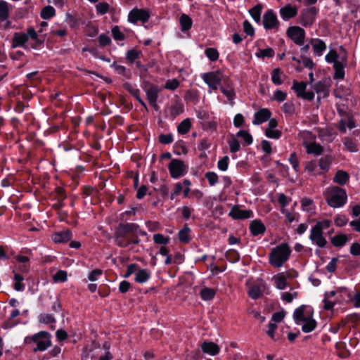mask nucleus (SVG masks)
I'll list each match as a JSON object with an SVG mask.
<instances>
[{
    "instance_id": "f257e3e1",
    "label": "nucleus",
    "mask_w": 360,
    "mask_h": 360,
    "mask_svg": "<svg viewBox=\"0 0 360 360\" xmlns=\"http://www.w3.org/2000/svg\"><path fill=\"white\" fill-rule=\"evenodd\" d=\"M293 318L296 324L302 326L304 333H309L316 328V322L313 319V310L310 307L302 305L297 308L294 311Z\"/></svg>"
},
{
    "instance_id": "f03ea898",
    "label": "nucleus",
    "mask_w": 360,
    "mask_h": 360,
    "mask_svg": "<svg viewBox=\"0 0 360 360\" xmlns=\"http://www.w3.org/2000/svg\"><path fill=\"white\" fill-rule=\"evenodd\" d=\"M290 254V246L283 243L271 249L269 255V264L274 267L280 268L288 260Z\"/></svg>"
},
{
    "instance_id": "7ed1b4c3",
    "label": "nucleus",
    "mask_w": 360,
    "mask_h": 360,
    "mask_svg": "<svg viewBox=\"0 0 360 360\" xmlns=\"http://www.w3.org/2000/svg\"><path fill=\"white\" fill-rule=\"evenodd\" d=\"M323 195L328 205L333 208L342 207L347 200L345 190L338 186L326 188L323 191Z\"/></svg>"
},
{
    "instance_id": "20e7f679",
    "label": "nucleus",
    "mask_w": 360,
    "mask_h": 360,
    "mask_svg": "<svg viewBox=\"0 0 360 360\" xmlns=\"http://www.w3.org/2000/svg\"><path fill=\"white\" fill-rule=\"evenodd\" d=\"M331 221L328 219L319 221L311 228L309 239L314 245L319 248H324L327 244L326 239L323 236V231L330 227Z\"/></svg>"
},
{
    "instance_id": "39448f33",
    "label": "nucleus",
    "mask_w": 360,
    "mask_h": 360,
    "mask_svg": "<svg viewBox=\"0 0 360 360\" xmlns=\"http://www.w3.org/2000/svg\"><path fill=\"white\" fill-rule=\"evenodd\" d=\"M34 342L37 345V347L34 349V352L44 351L51 345V340L49 334L46 332L41 331L31 338H26L25 342L27 343Z\"/></svg>"
},
{
    "instance_id": "423d86ee",
    "label": "nucleus",
    "mask_w": 360,
    "mask_h": 360,
    "mask_svg": "<svg viewBox=\"0 0 360 360\" xmlns=\"http://www.w3.org/2000/svg\"><path fill=\"white\" fill-rule=\"evenodd\" d=\"M226 77L219 71L206 72L201 75V78L205 83L213 90L217 89L221 82L224 81Z\"/></svg>"
},
{
    "instance_id": "0eeeda50",
    "label": "nucleus",
    "mask_w": 360,
    "mask_h": 360,
    "mask_svg": "<svg viewBox=\"0 0 360 360\" xmlns=\"http://www.w3.org/2000/svg\"><path fill=\"white\" fill-rule=\"evenodd\" d=\"M268 290V287L263 280H257L250 284L248 290L250 297L257 300L262 297Z\"/></svg>"
},
{
    "instance_id": "6e6552de",
    "label": "nucleus",
    "mask_w": 360,
    "mask_h": 360,
    "mask_svg": "<svg viewBox=\"0 0 360 360\" xmlns=\"http://www.w3.org/2000/svg\"><path fill=\"white\" fill-rule=\"evenodd\" d=\"M317 10L315 7L303 9L299 16V23L307 27L311 26L316 20Z\"/></svg>"
},
{
    "instance_id": "1a4fd4ad",
    "label": "nucleus",
    "mask_w": 360,
    "mask_h": 360,
    "mask_svg": "<svg viewBox=\"0 0 360 360\" xmlns=\"http://www.w3.org/2000/svg\"><path fill=\"white\" fill-rule=\"evenodd\" d=\"M331 84L332 81L330 77H324L314 84L313 89L318 94L319 100L321 96L323 98L328 96Z\"/></svg>"
},
{
    "instance_id": "9d476101",
    "label": "nucleus",
    "mask_w": 360,
    "mask_h": 360,
    "mask_svg": "<svg viewBox=\"0 0 360 360\" xmlns=\"http://www.w3.org/2000/svg\"><path fill=\"white\" fill-rule=\"evenodd\" d=\"M287 36L297 45L302 46L304 42L305 31L298 26H292L288 28Z\"/></svg>"
},
{
    "instance_id": "9b49d317",
    "label": "nucleus",
    "mask_w": 360,
    "mask_h": 360,
    "mask_svg": "<svg viewBox=\"0 0 360 360\" xmlns=\"http://www.w3.org/2000/svg\"><path fill=\"white\" fill-rule=\"evenodd\" d=\"M168 167L171 176L174 179L184 176L186 172V166L183 161L178 159L172 160Z\"/></svg>"
},
{
    "instance_id": "f8f14e48",
    "label": "nucleus",
    "mask_w": 360,
    "mask_h": 360,
    "mask_svg": "<svg viewBox=\"0 0 360 360\" xmlns=\"http://www.w3.org/2000/svg\"><path fill=\"white\" fill-rule=\"evenodd\" d=\"M184 106L179 97H176L172 103L165 108V112L167 117L174 120L184 112Z\"/></svg>"
},
{
    "instance_id": "ddd939ff",
    "label": "nucleus",
    "mask_w": 360,
    "mask_h": 360,
    "mask_svg": "<svg viewBox=\"0 0 360 360\" xmlns=\"http://www.w3.org/2000/svg\"><path fill=\"white\" fill-rule=\"evenodd\" d=\"M262 22L266 30H278L280 25L278 18L272 10H269L264 14Z\"/></svg>"
},
{
    "instance_id": "4468645a",
    "label": "nucleus",
    "mask_w": 360,
    "mask_h": 360,
    "mask_svg": "<svg viewBox=\"0 0 360 360\" xmlns=\"http://www.w3.org/2000/svg\"><path fill=\"white\" fill-rule=\"evenodd\" d=\"M150 18V13L148 11L144 9L134 8L128 15V20L131 23H136L137 21L140 20L143 23L148 21Z\"/></svg>"
},
{
    "instance_id": "2eb2a0df",
    "label": "nucleus",
    "mask_w": 360,
    "mask_h": 360,
    "mask_svg": "<svg viewBox=\"0 0 360 360\" xmlns=\"http://www.w3.org/2000/svg\"><path fill=\"white\" fill-rule=\"evenodd\" d=\"M220 90L221 93L227 98L229 103L231 105H233V100L236 97V92L233 89L232 82L229 79L228 77H226V79L224 81V86L220 87Z\"/></svg>"
},
{
    "instance_id": "dca6fc26",
    "label": "nucleus",
    "mask_w": 360,
    "mask_h": 360,
    "mask_svg": "<svg viewBox=\"0 0 360 360\" xmlns=\"http://www.w3.org/2000/svg\"><path fill=\"white\" fill-rule=\"evenodd\" d=\"M105 349L98 348L92 351L91 360H110L112 359L111 353L109 352V347L104 345Z\"/></svg>"
},
{
    "instance_id": "f3484780",
    "label": "nucleus",
    "mask_w": 360,
    "mask_h": 360,
    "mask_svg": "<svg viewBox=\"0 0 360 360\" xmlns=\"http://www.w3.org/2000/svg\"><path fill=\"white\" fill-rule=\"evenodd\" d=\"M279 14L284 21H287L297 15V8L288 4L280 8Z\"/></svg>"
},
{
    "instance_id": "a211bd4d",
    "label": "nucleus",
    "mask_w": 360,
    "mask_h": 360,
    "mask_svg": "<svg viewBox=\"0 0 360 360\" xmlns=\"http://www.w3.org/2000/svg\"><path fill=\"white\" fill-rule=\"evenodd\" d=\"M115 243L121 248H126L131 244L129 236L125 234L118 227L114 233Z\"/></svg>"
},
{
    "instance_id": "6ab92c4d",
    "label": "nucleus",
    "mask_w": 360,
    "mask_h": 360,
    "mask_svg": "<svg viewBox=\"0 0 360 360\" xmlns=\"http://www.w3.org/2000/svg\"><path fill=\"white\" fill-rule=\"evenodd\" d=\"M347 66V57L342 56L340 60V63H335L333 65L334 75L333 78L335 79H343L345 78V68Z\"/></svg>"
},
{
    "instance_id": "aec40b11",
    "label": "nucleus",
    "mask_w": 360,
    "mask_h": 360,
    "mask_svg": "<svg viewBox=\"0 0 360 360\" xmlns=\"http://www.w3.org/2000/svg\"><path fill=\"white\" fill-rule=\"evenodd\" d=\"M229 215L235 219H245L251 218L253 213L251 210H241L238 206L231 208Z\"/></svg>"
},
{
    "instance_id": "412c9836",
    "label": "nucleus",
    "mask_w": 360,
    "mask_h": 360,
    "mask_svg": "<svg viewBox=\"0 0 360 360\" xmlns=\"http://www.w3.org/2000/svg\"><path fill=\"white\" fill-rule=\"evenodd\" d=\"M303 146L305 147L308 154L319 155L323 153V147L315 141L304 140Z\"/></svg>"
},
{
    "instance_id": "4be33fe9",
    "label": "nucleus",
    "mask_w": 360,
    "mask_h": 360,
    "mask_svg": "<svg viewBox=\"0 0 360 360\" xmlns=\"http://www.w3.org/2000/svg\"><path fill=\"white\" fill-rule=\"evenodd\" d=\"M310 44L312 46L314 54L316 56H321L326 49V43L321 39H311Z\"/></svg>"
},
{
    "instance_id": "5701e85b",
    "label": "nucleus",
    "mask_w": 360,
    "mask_h": 360,
    "mask_svg": "<svg viewBox=\"0 0 360 360\" xmlns=\"http://www.w3.org/2000/svg\"><path fill=\"white\" fill-rule=\"evenodd\" d=\"M356 127L355 122L353 117L350 115H347L344 118H342L338 124V129L340 133L345 134L347 132L346 129L348 128L349 129H354Z\"/></svg>"
},
{
    "instance_id": "b1692460",
    "label": "nucleus",
    "mask_w": 360,
    "mask_h": 360,
    "mask_svg": "<svg viewBox=\"0 0 360 360\" xmlns=\"http://www.w3.org/2000/svg\"><path fill=\"white\" fill-rule=\"evenodd\" d=\"M72 238V233L69 230H64L56 232L52 235V239L56 243H64L70 240Z\"/></svg>"
},
{
    "instance_id": "393cba45",
    "label": "nucleus",
    "mask_w": 360,
    "mask_h": 360,
    "mask_svg": "<svg viewBox=\"0 0 360 360\" xmlns=\"http://www.w3.org/2000/svg\"><path fill=\"white\" fill-rule=\"evenodd\" d=\"M202 351L211 356H215L219 352V347L212 342H204L201 345Z\"/></svg>"
},
{
    "instance_id": "a878e982",
    "label": "nucleus",
    "mask_w": 360,
    "mask_h": 360,
    "mask_svg": "<svg viewBox=\"0 0 360 360\" xmlns=\"http://www.w3.org/2000/svg\"><path fill=\"white\" fill-rule=\"evenodd\" d=\"M270 117L271 112L266 108H262L255 113V119L252 122L255 124H259L269 120Z\"/></svg>"
},
{
    "instance_id": "bb28decb",
    "label": "nucleus",
    "mask_w": 360,
    "mask_h": 360,
    "mask_svg": "<svg viewBox=\"0 0 360 360\" xmlns=\"http://www.w3.org/2000/svg\"><path fill=\"white\" fill-rule=\"evenodd\" d=\"M28 41V35L25 33H18L16 32L14 34L13 38V48H16L18 46L25 47L26 42Z\"/></svg>"
},
{
    "instance_id": "cd10ccee",
    "label": "nucleus",
    "mask_w": 360,
    "mask_h": 360,
    "mask_svg": "<svg viewBox=\"0 0 360 360\" xmlns=\"http://www.w3.org/2000/svg\"><path fill=\"white\" fill-rule=\"evenodd\" d=\"M151 276V271L148 269H138L135 274V281L139 283H146L149 280Z\"/></svg>"
},
{
    "instance_id": "c85d7f7f",
    "label": "nucleus",
    "mask_w": 360,
    "mask_h": 360,
    "mask_svg": "<svg viewBox=\"0 0 360 360\" xmlns=\"http://www.w3.org/2000/svg\"><path fill=\"white\" fill-rule=\"evenodd\" d=\"M160 88L156 85H150L146 90V96L148 102L157 101Z\"/></svg>"
},
{
    "instance_id": "c756f323",
    "label": "nucleus",
    "mask_w": 360,
    "mask_h": 360,
    "mask_svg": "<svg viewBox=\"0 0 360 360\" xmlns=\"http://www.w3.org/2000/svg\"><path fill=\"white\" fill-rule=\"evenodd\" d=\"M11 7L6 1H0V22L6 20L9 17Z\"/></svg>"
},
{
    "instance_id": "7c9ffc66",
    "label": "nucleus",
    "mask_w": 360,
    "mask_h": 360,
    "mask_svg": "<svg viewBox=\"0 0 360 360\" xmlns=\"http://www.w3.org/2000/svg\"><path fill=\"white\" fill-rule=\"evenodd\" d=\"M276 288L279 290H283L287 286L286 276L284 273H279L273 276Z\"/></svg>"
},
{
    "instance_id": "2f4dec72",
    "label": "nucleus",
    "mask_w": 360,
    "mask_h": 360,
    "mask_svg": "<svg viewBox=\"0 0 360 360\" xmlns=\"http://www.w3.org/2000/svg\"><path fill=\"white\" fill-rule=\"evenodd\" d=\"M250 229L254 236L263 233L265 231L264 225L259 220L251 221Z\"/></svg>"
},
{
    "instance_id": "473e14b6",
    "label": "nucleus",
    "mask_w": 360,
    "mask_h": 360,
    "mask_svg": "<svg viewBox=\"0 0 360 360\" xmlns=\"http://www.w3.org/2000/svg\"><path fill=\"white\" fill-rule=\"evenodd\" d=\"M349 176L347 172L338 170L333 178V181L340 185H345L349 181Z\"/></svg>"
},
{
    "instance_id": "72a5a7b5",
    "label": "nucleus",
    "mask_w": 360,
    "mask_h": 360,
    "mask_svg": "<svg viewBox=\"0 0 360 360\" xmlns=\"http://www.w3.org/2000/svg\"><path fill=\"white\" fill-rule=\"evenodd\" d=\"M333 160V157L330 155H325L319 160V167L324 172H328Z\"/></svg>"
},
{
    "instance_id": "f704fd0d",
    "label": "nucleus",
    "mask_w": 360,
    "mask_h": 360,
    "mask_svg": "<svg viewBox=\"0 0 360 360\" xmlns=\"http://www.w3.org/2000/svg\"><path fill=\"white\" fill-rule=\"evenodd\" d=\"M118 228L125 234L129 236V233H136L139 229V226L135 224H122L119 225Z\"/></svg>"
},
{
    "instance_id": "c9c22d12",
    "label": "nucleus",
    "mask_w": 360,
    "mask_h": 360,
    "mask_svg": "<svg viewBox=\"0 0 360 360\" xmlns=\"http://www.w3.org/2000/svg\"><path fill=\"white\" fill-rule=\"evenodd\" d=\"M301 207L303 211L312 213L315 209L314 201L309 198H304L301 200Z\"/></svg>"
},
{
    "instance_id": "e433bc0d",
    "label": "nucleus",
    "mask_w": 360,
    "mask_h": 360,
    "mask_svg": "<svg viewBox=\"0 0 360 360\" xmlns=\"http://www.w3.org/2000/svg\"><path fill=\"white\" fill-rule=\"evenodd\" d=\"M282 77H284L283 71L277 68L271 72V81L275 85H280L283 83Z\"/></svg>"
},
{
    "instance_id": "4c0bfd02",
    "label": "nucleus",
    "mask_w": 360,
    "mask_h": 360,
    "mask_svg": "<svg viewBox=\"0 0 360 360\" xmlns=\"http://www.w3.org/2000/svg\"><path fill=\"white\" fill-rule=\"evenodd\" d=\"M179 22L181 27V30L185 32L190 30L192 27V20L186 14H182L180 17Z\"/></svg>"
},
{
    "instance_id": "58836bf2",
    "label": "nucleus",
    "mask_w": 360,
    "mask_h": 360,
    "mask_svg": "<svg viewBox=\"0 0 360 360\" xmlns=\"http://www.w3.org/2000/svg\"><path fill=\"white\" fill-rule=\"evenodd\" d=\"M348 241V237L345 234L336 235L332 238L331 243L335 247H342Z\"/></svg>"
},
{
    "instance_id": "ea45409f",
    "label": "nucleus",
    "mask_w": 360,
    "mask_h": 360,
    "mask_svg": "<svg viewBox=\"0 0 360 360\" xmlns=\"http://www.w3.org/2000/svg\"><path fill=\"white\" fill-rule=\"evenodd\" d=\"M307 84L304 82H298L297 81L293 82L292 89L295 91L297 96L300 98L302 97L304 91H306Z\"/></svg>"
},
{
    "instance_id": "a19ab883",
    "label": "nucleus",
    "mask_w": 360,
    "mask_h": 360,
    "mask_svg": "<svg viewBox=\"0 0 360 360\" xmlns=\"http://www.w3.org/2000/svg\"><path fill=\"white\" fill-rule=\"evenodd\" d=\"M191 127V122L190 119L186 118L177 127V131L181 134H187Z\"/></svg>"
},
{
    "instance_id": "79ce46f5",
    "label": "nucleus",
    "mask_w": 360,
    "mask_h": 360,
    "mask_svg": "<svg viewBox=\"0 0 360 360\" xmlns=\"http://www.w3.org/2000/svg\"><path fill=\"white\" fill-rule=\"evenodd\" d=\"M190 232H191V229H189V227H188L187 226H185L179 232V240L184 243H188L191 240Z\"/></svg>"
},
{
    "instance_id": "37998d69",
    "label": "nucleus",
    "mask_w": 360,
    "mask_h": 360,
    "mask_svg": "<svg viewBox=\"0 0 360 360\" xmlns=\"http://www.w3.org/2000/svg\"><path fill=\"white\" fill-rule=\"evenodd\" d=\"M200 295L203 300L207 301L214 298L215 291L212 288H204L200 290Z\"/></svg>"
},
{
    "instance_id": "c03bdc74",
    "label": "nucleus",
    "mask_w": 360,
    "mask_h": 360,
    "mask_svg": "<svg viewBox=\"0 0 360 360\" xmlns=\"http://www.w3.org/2000/svg\"><path fill=\"white\" fill-rule=\"evenodd\" d=\"M262 7L261 5L258 4L255 6L253 8H252L249 13L252 18L254 19V20L257 22H259L260 21V15L262 13Z\"/></svg>"
},
{
    "instance_id": "a18cd8bd",
    "label": "nucleus",
    "mask_w": 360,
    "mask_h": 360,
    "mask_svg": "<svg viewBox=\"0 0 360 360\" xmlns=\"http://www.w3.org/2000/svg\"><path fill=\"white\" fill-rule=\"evenodd\" d=\"M338 58L339 56L337 51L334 49H330L325 56V60L328 63H333L335 65V63H340Z\"/></svg>"
},
{
    "instance_id": "49530a36",
    "label": "nucleus",
    "mask_w": 360,
    "mask_h": 360,
    "mask_svg": "<svg viewBox=\"0 0 360 360\" xmlns=\"http://www.w3.org/2000/svg\"><path fill=\"white\" fill-rule=\"evenodd\" d=\"M68 279V273L63 270L58 271L55 274L53 275V281L55 283H63Z\"/></svg>"
},
{
    "instance_id": "de8ad7c7",
    "label": "nucleus",
    "mask_w": 360,
    "mask_h": 360,
    "mask_svg": "<svg viewBox=\"0 0 360 360\" xmlns=\"http://www.w3.org/2000/svg\"><path fill=\"white\" fill-rule=\"evenodd\" d=\"M343 143L347 150L351 152L356 151V145L353 139L349 136L345 137L343 139Z\"/></svg>"
},
{
    "instance_id": "09e8293b",
    "label": "nucleus",
    "mask_w": 360,
    "mask_h": 360,
    "mask_svg": "<svg viewBox=\"0 0 360 360\" xmlns=\"http://www.w3.org/2000/svg\"><path fill=\"white\" fill-rule=\"evenodd\" d=\"M54 15L55 9L51 6L44 7L41 12V17L45 20L51 18Z\"/></svg>"
},
{
    "instance_id": "8fccbe9b",
    "label": "nucleus",
    "mask_w": 360,
    "mask_h": 360,
    "mask_svg": "<svg viewBox=\"0 0 360 360\" xmlns=\"http://www.w3.org/2000/svg\"><path fill=\"white\" fill-rule=\"evenodd\" d=\"M277 126V121L275 119H271L269 122V128L266 129L265 135H279L278 131L274 130Z\"/></svg>"
},
{
    "instance_id": "3c124183",
    "label": "nucleus",
    "mask_w": 360,
    "mask_h": 360,
    "mask_svg": "<svg viewBox=\"0 0 360 360\" xmlns=\"http://www.w3.org/2000/svg\"><path fill=\"white\" fill-rule=\"evenodd\" d=\"M205 53L211 61H216L219 58V53L216 49L207 48L205 49Z\"/></svg>"
},
{
    "instance_id": "603ef678",
    "label": "nucleus",
    "mask_w": 360,
    "mask_h": 360,
    "mask_svg": "<svg viewBox=\"0 0 360 360\" xmlns=\"http://www.w3.org/2000/svg\"><path fill=\"white\" fill-rule=\"evenodd\" d=\"M228 143L229 145L230 150L231 153H236L239 150L240 142L234 136H232L229 139Z\"/></svg>"
},
{
    "instance_id": "864d4df0",
    "label": "nucleus",
    "mask_w": 360,
    "mask_h": 360,
    "mask_svg": "<svg viewBox=\"0 0 360 360\" xmlns=\"http://www.w3.org/2000/svg\"><path fill=\"white\" fill-rule=\"evenodd\" d=\"M274 55V51L272 49L268 48L265 49H259V51L256 53V56L259 58H271Z\"/></svg>"
},
{
    "instance_id": "5fc2aeb1",
    "label": "nucleus",
    "mask_w": 360,
    "mask_h": 360,
    "mask_svg": "<svg viewBox=\"0 0 360 360\" xmlns=\"http://www.w3.org/2000/svg\"><path fill=\"white\" fill-rule=\"evenodd\" d=\"M140 53L141 52L136 50H129L126 53V58L130 63H133L139 58Z\"/></svg>"
},
{
    "instance_id": "6e6d98bb",
    "label": "nucleus",
    "mask_w": 360,
    "mask_h": 360,
    "mask_svg": "<svg viewBox=\"0 0 360 360\" xmlns=\"http://www.w3.org/2000/svg\"><path fill=\"white\" fill-rule=\"evenodd\" d=\"M153 240L157 244L166 245L169 242V238L165 237L160 233H156L153 235Z\"/></svg>"
},
{
    "instance_id": "4d7b16f0",
    "label": "nucleus",
    "mask_w": 360,
    "mask_h": 360,
    "mask_svg": "<svg viewBox=\"0 0 360 360\" xmlns=\"http://www.w3.org/2000/svg\"><path fill=\"white\" fill-rule=\"evenodd\" d=\"M109 4L106 2H101L96 6V11L100 15H104L108 12Z\"/></svg>"
},
{
    "instance_id": "13d9d810",
    "label": "nucleus",
    "mask_w": 360,
    "mask_h": 360,
    "mask_svg": "<svg viewBox=\"0 0 360 360\" xmlns=\"http://www.w3.org/2000/svg\"><path fill=\"white\" fill-rule=\"evenodd\" d=\"M179 86V82L176 79H169L165 84V89L169 90H175Z\"/></svg>"
},
{
    "instance_id": "bf43d9fd",
    "label": "nucleus",
    "mask_w": 360,
    "mask_h": 360,
    "mask_svg": "<svg viewBox=\"0 0 360 360\" xmlns=\"http://www.w3.org/2000/svg\"><path fill=\"white\" fill-rule=\"evenodd\" d=\"M112 34L115 40H124V34L120 30L118 26H115L112 28Z\"/></svg>"
},
{
    "instance_id": "052dcab7",
    "label": "nucleus",
    "mask_w": 360,
    "mask_h": 360,
    "mask_svg": "<svg viewBox=\"0 0 360 360\" xmlns=\"http://www.w3.org/2000/svg\"><path fill=\"white\" fill-rule=\"evenodd\" d=\"M205 178L209 181L210 186H214L218 181V176L213 172H208L205 174Z\"/></svg>"
},
{
    "instance_id": "680f3d73",
    "label": "nucleus",
    "mask_w": 360,
    "mask_h": 360,
    "mask_svg": "<svg viewBox=\"0 0 360 360\" xmlns=\"http://www.w3.org/2000/svg\"><path fill=\"white\" fill-rule=\"evenodd\" d=\"M39 321L43 323H51L55 321L53 316L49 314H41L39 316Z\"/></svg>"
},
{
    "instance_id": "e2e57ef3",
    "label": "nucleus",
    "mask_w": 360,
    "mask_h": 360,
    "mask_svg": "<svg viewBox=\"0 0 360 360\" xmlns=\"http://www.w3.org/2000/svg\"><path fill=\"white\" fill-rule=\"evenodd\" d=\"M229 158L228 156H224L219 160L217 163L218 168L221 171H226L229 166Z\"/></svg>"
},
{
    "instance_id": "0e129e2a",
    "label": "nucleus",
    "mask_w": 360,
    "mask_h": 360,
    "mask_svg": "<svg viewBox=\"0 0 360 360\" xmlns=\"http://www.w3.org/2000/svg\"><path fill=\"white\" fill-rule=\"evenodd\" d=\"M183 190V185L181 183H176L174 184V191L171 193L170 199L174 200L176 196L179 195Z\"/></svg>"
},
{
    "instance_id": "69168bd1",
    "label": "nucleus",
    "mask_w": 360,
    "mask_h": 360,
    "mask_svg": "<svg viewBox=\"0 0 360 360\" xmlns=\"http://www.w3.org/2000/svg\"><path fill=\"white\" fill-rule=\"evenodd\" d=\"M287 94L281 91L276 90L274 94V99L278 102H283L286 99Z\"/></svg>"
},
{
    "instance_id": "338daca9",
    "label": "nucleus",
    "mask_w": 360,
    "mask_h": 360,
    "mask_svg": "<svg viewBox=\"0 0 360 360\" xmlns=\"http://www.w3.org/2000/svg\"><path fill=\"white\" fill-rule=\"evenodd\" d=\"M243 29L248 35L252 36L255 33L253 27L248 20L243 22Z\"/></svg>"
},
{
    "instance_id": "774afa93",
    "label": "nucleus",
    "mask_w": 360,
    "mask_h": 360,
    "mask_svg": "<svg viewBox=\"0 0 360 360\" xmlns=\"http://www.w3.org/2000/svg\"><path fill=\"white\" fill-rule=\"evenodd\" d=\"M98 41L101 46H105L111 42V39L108 35L102 34L98 37Z\"/></svg>"
}]
</instances>
